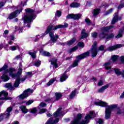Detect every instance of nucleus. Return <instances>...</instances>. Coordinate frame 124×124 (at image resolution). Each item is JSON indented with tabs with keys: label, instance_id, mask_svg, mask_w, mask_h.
I'll return each mask as SVG.
<instances>
[{
	"label": "nucleus",
	"instance_id": "b1692460",
	"mask_svg": "<svg viewBox=\"0 0 124 124\" xmlns=\"http://www.w3.org/2000/svg\"><path fill=\"white\" fill-rule=\"evenodd\" d=\"M4 87L5 88H7L8 89H9L10 90H13L14 88L12 87V84L10 83H7L6 84L4 85Z\"/></svg>",
	"mask_w": 124,
	"mask_h": 124
},
{
	"label": "nucleus",
	"instance_id": "c756f323",
	"mask_svg": "<svg viewBox=\"0 0 124 124\" xmlns=\"http://www.w3.org/2000/svg\"><path fill=\"white\" fill-rule=\"evenodd\" d=\"M76 41V39L75 38H73L72 39H71L70 41L67 42V44L68 45H72L74 42Z\"/></svg>",
	"mask_w": 124,
	"mask_h": 124
},
{
	"label": "nucleus",
	"instance_id": "680f3d73",
	"mask_svg": "<svg viewBox=\"0 0 124 124\" xmlns=\"http://www.w3.org/2000/svg\"><path fill=\"white\" fill-rule=\"evenodd\" d=\"M112 11H113V9H110L108 12V14H109V13H111V12H112Z\"/></svg>",
	"mask_w": 124,
	"mask_h": 124
},
{
	"label": "nucleus",
	"instance_id": "c03bdc74",
	"mask_svg": "<svg viewBox=\"0 0 124 124\" xmlns=\"http://www.w3.org/2000/svg\"><path fill=\"white\" fill-rule=\"evenodd\" d=\"M85 22L88 24L89 26L92 25V22H91V20L89 18H86L85 19Z\"/></svg>",
	"mask_w": 124,
	"mask_h": 124
},
{
	"label": "nucleus",
	"instance_id": "de8ad7c7",
	"mask_svg": "<svg viewBox=\"0 0 124 124\" xmlns=\"http://www.w3.org/2000/svg\"><path fill=\"white\" fill-rule=\"evenodd\" d=\"M15 60L16 61H19V60H22V56L21 55H17L16 57L15 58Z\"/></svg>",
	"mask_w": 124,
	"mask_h": 124
},
{
	"label": "nucleus",
	"instance_id": "0e129e2a",
	"mask_svg": "<svg viewBox=\"0 0 124 124\" xmlns=\"http://www.w3.org/2000/svg\"><path fill=\"white\" fill-rule=\"evenodd\" d=\"M46 116H47V117H51V114L48 113V114H46Z\"/></svg>",
	"mask_w": 124,
	"mask_h": 124
},
{
	"label": "nucleus",
	"instance_id": "49530a36",
	"mask_svg": "<svg viewBox=\"0 0 124 124\" xmlns=\"http://www.w3.org/2000/svg\"><path fill=\"white\" fill-rule=\"evenodd\" d=\"M92 36L93 38H96V36H97V33L94 32L92 33Z\"/></svg>",
	"mask_w": 124,
	"mask_h": 124
},
{
	"label": "nucleus",
	"instance_id": "603ef678",
	"mask_svg": "<svg viewBox=\"0 0 124 124\" xmlns=\"http://www.w3.org/2000/svg\"><path fill=\"white\" fill-rule=\"evenodd\" d=\"M27 75L29 76V77H31L33 74H32V73L31 72H28L27 73Z\"/></svg>",
	"mask_w": 124,
	"mask_h": 124
},
{
	"label": "nucleus",
	"instance_id": "c85d7f7f",
	"mask_svg": "<svg viewBox=\"0 0 124 124\" xmlns=\"http://www.w3.org/2000/svg\"><path fill=\"white\" fill-rule=\"evenodd\" d=\"M99 12H100V9H96L93 10V15L94 16H96V15H98V14H99Z\"/></svg>",
	"mask_w": 124,
	"mask_h": 124
},
{
	"label": "nucleus",
	"instance_id": "2f4dec72",
	"mask_svg": "<svg viewBox=\"0 0 124 124\" xmlns=\"http://www.w3.org/2000/svg\"><path fill=\"white\" fill-rule=\"evenodd\" d=\"M78 48V47H77V46H75V47H74L72 48H70L69 50V52L72 53L73 52H75V51H76Z\"/></svg>",
	"mask_w": 124,
	"mask_h": 124
},
{
	"label": "nucleus",
	"instance_id": "e2e57ef3",
	"mask_svg": "<svg viewBox=\"0 0 124 124\" xmlns=\"http://www.w3.org/2000/svg\"><path fill=\"white\" fill-rule=\"evenodd\" d=\"M18 113H19V110L18 109H16L15 110V113L16 114H18Z\"/></svg>",
	"mask_w": 124,
	"mask_h": 124
},
{
	"label": "nucleus",
	"instance_id": "a211bd4d",
	"mask_svg": "<svg viewBox=\"0 0 124 124\" xmlns=\"http://www.w3.org/2000/svg\"><path fill=\"white\" fill-rule=\"evenodd\" d=\"M114 71L117 75H122L123 77H124V71H122V72L120 71L119 69H115Z\"/></svg>",
	"mask_w": 124,
	"mask_h": 124
},
{
	"label": "nucleus",
	"instance_id": "774afa93",
	"mask_svg": "<svg viewBox=\"0 0 124 124\" xmlns=\"http://www.w3.org/2000/svg\"><path fill=\"white\" fill-rule=\"evenodd\" d=\"M121 110L119 109L118 111H117V114H121Z\"/></svg>",
	"mask_w": 124,
	"mask_h": 124
},
{
	"label": "nucleus",
	"instance_id": "7c9ffc66",
	"mask_svg": "<svg viewBox=\"0 0 124 124\" xmlns=\"http://www.w3.org/2000/svg\"><path fill=\"white\" fill-rule=\"evenodd\" d=\"M55 81H56V78H51L49 80V81L47 83V86H51V85H52L53 84Z\"/></svg>",
	"mask_w": 124,
	"mask_h": 124
},
{
	"label": "nucleus",
	"instance_id": "9d476101",
	"mask_svg": "<svg viewBox=\"0 0 124 124\" xmlns=\"http://www.w3.org/2000/svg\"><path fill=\"white\" fill-rule=\"evenodd\" d=\"M54 32H49V36L50 37V39L53 43H56V41L58 40V38H59V35L55 34L54 35Z\"/></svg>",
	"mask_w": 124,
	"mask_h": 124
},
{
	"label": "nucleus",
	"instance_id": "e433bc0d",
	"mask_svg": "<svg viewBox=\"0 0 124 124\" xmlns=\"http://www.w3.org/2000/svg\"><path fill=\"white\" fill-rule=\"evenodd\" d=\"M29 54L32 57V58H35L36 57V51H35L34 52H29Z\"/></svg>",
	"mask_w": 124,
	"mask_h": 124
},
{
	"label": "nucleus",
	"instance_id": "6e6552de",
	"mask_svg": "<svg viewBox=\"0 0 124 124\" xmlns=\"http://www.w3.org/2000/svg\"><path fill=\"white\" fill-rule=\"evenodd\" d=\"M33 93V90H31V89H28L25 90L22 94L19 96L20 99H23V98H27L29 95Z\"/></svg>",
	"mask_w": 124,
	"mask_h": 124
},
{
	"label": "nucleus",
	"instance_id": "09e8293b",
	"mask_svg": "<svg viewBox=\"0 0 124 124\" xmlns=\"http://www.w3.org/2000/svg\"><path fill=\"white\" fill-rule=\"evenodd\" d=\"M9 31L8 30L5 31L4 33H3V36L4 37H6L7 36V35L8 34Z\"/></svg>",
	"mask_w": 124,
	"mask_h": 124
},
{
	"label": "nucleus",
	"instance_id": "1a4fd4ad",
	"mask_svg": "<svg viewBox=\"0 0 124 124\" xmlns=\"http://www.w3.org/2000/svg\"><path fill=\"white\" fill-rule=\"evenodd\" d=\"M8 93L5 91L0 92V100H11V97H7Z\"/></svg>",
	"mask_w": 124,
	"mask_h": 124
},
{
	"label": "nucleus",
	"instance_id": "864d4df0",
	"mask_svg": "<svg viewBox=\"0 0 124 124\" xmlns=\"http://www.w3.org/2000/svg\"><path fill=\"white\" fill-rule=\"evenodd\" d=\"M98 123L99 124H103V120L101 119L98 120Z\"/></svg>",
	"mask_w": 124,
	"mask_h": 124
},
{
	"label": "nucleus",
	"instance_id": "f3484780",
	"mask_svg": "<svg viewBox=\"0 0 124 124\" xmlns=\"http://www.w3.org/2000/svg\"><path fill=\"white\" fill-rule=\"evenodd\" d=\"M68 78V76L67 75L65 74V72L62 75L61 78H60V81L61 82H64L66 79Z\"/></svg>",
	"mask_w": 124,
	"mask_h": 124
},
{
	"label": "nucleus",
	"instance_id": "f8f14e48",
	"mask_svg": "<svg viewBox=\"0 0 124 124\" xmlns=\"http://www.w3.org/2000/svg\"><path fill=\"white\" fill-rule=\"evenodd\" d=\"M21 12H22V9L20 10H18L16 12H13L9 16V19H13L14 18H15V17H17V16H18L19 14L21 13Z\"/></svg>",
	"mask_w": 124,
	"mask_h": 124
},
{
	"label": "nucleus",
	"instance_id": "423d86ee",
	"mask_svg": "<svg viewBox=\"0 0 124 124\" xmlns=\"http://www.w3.org/2000/svg\"><path fill=\"white\" fill-rule=\"evenodd\" d=\"M112 28H113L112 26L103 28L101 30L102 33L100 34V37L101 38H104V37H106V38H113V37L115 36L114 34H110L108 36L107 35H106L107 32L109 31H110V30H111Z\"/></svg>",
	"mask_w": 124,
	"mask_h": 124
},
{
	"label": "nucleus",
	"instance_id": "ea45409f",
	"mask_svg": "<svg viewBox=\"0 0 124 124\" xmlns=\"http://www.w3.org/2000/svg\"><path fill=\"white\" fill-rule=\"evenodd\" d=\"M41 64V62L39 60L36 61L34 63L35 66H39Z\"/></svg>",
	"mask_w": 124,
	"mask_h": 124
},
{
	"label": "nucleus",
	"instance_id": "2eb2a0df",
	"mask_svg": "<svg viewBox=\"0 0 124 124\" xmlns=\"http://www.w3.org/2000/svg\"><path fill=\"white\" fill-rule=\"evenodd\" d=\"M89 36V34L86 32V30L85 29H83L81 31V36L80 37V39H82L83 38H86V37H88Z\"/></svg>",
	"mask_w": 124,
	"mask_h": 124
},
{
	"label": "nucleus",
	"instance_id": "6ab92c4d",
	"mask_svg": "<svg viewBox=\"0 0 124 124\" xmlns=\"http://www.w3.org/2000/svg\"><path fill=\"white\" fill-rule=\"evenodd\" d=\"M57 59H53L51 61H50L51 64L53 65L54 67L57 68L58 67V63H57Z\"/></svg>",
	"mask_w": 124,
	"mask_h": 124
},
{
	"label": "nucleus",
	"instance_id": "393cba45",
	"mask_svg": "<svg viewBox=\"0 0 124 124\" xmlns=\"http://www.w3.org/2000/svg\"><path fill=\"white\" fill-rule=\"evenodd\" d=\"M124 28L123 30H121L119 31L118 34L116 36V38H120L123 36V33H124Z\"/></svg>",
	"mask_w": 124,
	"mask_h": 124
},
{
	"label": "nucleus",
	"instance_id": "3c124183",
	"mask_svg": "<svg viewBox=\"0 0 124 124\" xmlns=\"http://www.w3.org/2000/svg\"><path fill=\"white\" fill-rule=\"evenodd\" d=\"M103 85V81L102 80H100L98 82V86H102Z\"/></svg>",
	"mask_w": 124,
	"mask_h": 124
},
{
	"label": "nucleus",
	"instance_id": "338daca9",
	"mask_svg": "<svg viewBox=\"0 0 124 124\" xmlns=\"http://www.w3.org/2000/svg\"><path fill=\"white\" fill-rule=\"evenodd\" d=\"M12 43H13V42H12V41H10L9 42H8V44H10V45H11L12 44Z\"/></svg>",
	"mask_w": 124,
	"mask_h": 124
},
{
	"label": "nucleus",
	"instance_id": "7ed1b4c3",
	"mask_svg": "<svg viewBox=\"0 0 124 124\" xmlns=\"http://www.w3.org/2000/svg\"><path fill=\"white\" fill-rule=\"evenodd\" d=\"M94 117H95V113H94V111H91L89 112V114L86 115L85 121L81 122L82 114H78L77 118L72 122L71 124H87L89 123L90 120H91L92 118H94Z\"/></svg>",
	"mask_w": 124,
	"mask_h": 124
},
{
	"label": "nucleus",
	"instance_id": "f257e3e1",
	"mask_svg": "<svg viewBox=\"0 0 124 124\" xmlns=\"http://www.w3.org/2000/svg\"><path fill=\"white\" fill-rule=\"evenodd\" d=\"M7 65H4V66L2 68H0V72H1V71H3V70H5L4 74H3L1 77H0V82H1V81H3V82H7V81L9 80V77L7 75H6V73H7L8 72V73H9L10 76H11L12 78H15L16 77L17 78L14 84V86L15 88H17V87H18L20 84V78H18V77L19 76H20V75H21V74H22V68H19L17 73L16 74L14 73V72H15V70L14 68H10L8 70H7Z\"/></svg>",
	"mask_w": 124,
	"mask_h": 124
},
{
	"label": "nucleus",
	"instance_id": "0eeeda50",
	"mask_svg": "<svg viewBox=\"0 0 124 124\" xmlns=\"http://www.w3.org/2000/svg\"><path fill=\"white\" fill-rule=\"evenodd\" d=\"M90 55V52H86L81 55H79L77 56V60L74 62L73 64V67H75V66H77L78 65V63L81 60H83V59H85V58H87Z\"/></svg>",
	"mask_w": 124,
	"mask_h": 124
},
{
	"label": "nucleus",
	"instance_id": "c9c22d12",
	"mask_svg": "<svg viewBox=\"0 0 124 124\" xmlns=\"http://www.w3.org/2000/svg\"><path fill=\"white\" fill-rule=\"evenodd\" d=\"M118 58H119V57L117 55H113L111 57V60H112L113 62H116V61H117L118 60Z\"/></svg>",
	"mask_w": 124,
	"mask_h": 124
},
{
	"label": "nucleus",
	"instance_id": "dca6fc26",
	"mask_svg": "<svg viewBox=\"0 0 124 124\" xmlns=\"http://www.w3.org/2000/svg\"><path fill=\"white\" fill-rule=\"evenodd\" d=\"M121 17H118V13H116L114 15V16L112 19V21L111 22V24H115L116 22L117 21H119V20H121Z\"/></svg>",
	"mask_w": 124,
	"mask_h": 124
},
{
	"label": "nucleus",
	"instance_id": "473e14b6",
	"mask_svg": "<svg viewBox=\"0 0 124 124\" xmlns=\"http://www.w3.org/2000/svg\"><path fill=\"white\" fill-rule=\"evenodd\" d=\"M46 104L44 102H41L39 105V108H43V107H46Z\"/></svg>",
	"mask_w": 124,
	"mask_h": 124
},
{
	"label": "nucleus",
	"instance_id": "9b49d317",
	"mask_svg": "<svg viewBox=\"0 0 124 124\" xmlns=\"http://www.w3.org/2000/svg\"><path fill=\"white\" fill-rule=\"evenodd\" d=\"M96 42H94L93 45V47L92 49V57L94 58L97 55V49L96 48Z\"/></svg>",
	"mask_w": 124,
	"mask_h": 124
},
{
	"label": "nucleus",
	"instance_id": "5701e85b",
	"mask_svg": "<svg viewBox=\"0 0 124 124\" xmlns=\"http://www.w3.org/2000/svg\"><path fill=\"white\" fill-rule=\"evenodd\" d=\"M55 97H56V100H60L62 98V93H56L55 94Z\"/></svg>",
	"mask_w": 124,
	"mask_h": 124
},
{
	"label": "nucleus",
	"instance_id": "f704fd0d",
	"mask_svg": "<svg viewBox=\"0 0 124 124\" xmlns=\"http://www.w3.org/2000/svg\"><path fill=\"white\" fill-rule=\"evenodd\" d=\"M45 102L46 103H50V102H54V101H53V98H47L46 100H45Z\"/></svg>",
	"mask_w": 124,
	"mask_h": 124
},
{
	"label": "nucleus",
	"instance_id": "4c0bfd02",
	"mask_svg": "<svg viewBox=\"0 0 124 124\" xmlns=\"http://www.w3.org/2000/svg\"><path fill=\"white\" fill-rule=\"evenodd\" d=\"M18 46H11L10 47V49H11V51H15V50H16L17 48H18Z\"/></svg>",
	"mask_w": 124,
	"mask_h": 124
},
{
	"label": "nucleus",
	"instance_id": "a18cd8bd",
	"mask_svg": "<svg viewBox=\"0 0 124 124\" xmlns=\"http://www.w3.org/2000/svg\"><path fill=\"white\" fill-rule=\"evenodd\" d=\"M45 112H47V110L45 108H42L40 109L39 114H43V113H45Z\"/></svg>",
	"mask_w": 124,
	"mask_h": 124
},
{
	"label": "nucleus",
	"instance_id": "13d9d810",
	"mask_svg": "<svg viewBox=\"0 0 124 124\" xmlns=\"http://www.w3.org/2000/svg\"><path fill=\"white\" fill-rule=\"evenodd\" d=\"M120 60L122 62H124V56H122L120 58Z\"/></svg>",
	"mask_w": 124,
	"mask_h": 124
},
{
	"label": "nucleus",
	"instance_id": "ddd939ff",
	"mask_svg": "<svg viewBox=\"0 0 124 124\" xmlns=\"http://www.w3.org/2000/svg\"><path fill=\"white\" fill-rule=\"evenodd\" d=\"M122 46L123 45L121 44H118L114 46H109L108 48V50L109 51H114V50H116V49H118V48H121Z\"/></svg>",
	"mask_w": 124,
	"mask_h": 124
},
{
	"label": "nucleus",
	"instance_id": "4468645a",
	"mask_svg": "<svg viewBox=\"0 0 124 124\" xmlns=\"http://www.w3.org/2000/svg\"><path fill=\"white\" fill-rule=\"evenodd\" d=\"M62 110V108H59L56 112L54 113V117H61V116H63L62 112L61 111Z\"/></svg>",
	"mask_w": 124,
	"mask_h": 124
},
{
	"label": "nucleus",
	"instance_id": "f03ea898",
	"mask_svg": "<svg viewBox=\"0 0 124 124\" xmlns=\"http://www.w3.org/2000/svg\"><path fill=\"white\" fill-rule=\"evenodd\" d=\"M94 104L98 106H102V107H106L105 110V119L107 120L110 119L111 114H112V110L116 109V108L118 107L117 104H112L108 106V103L101 101L95 102Z\"/></svg>",
	"mask_w": 124,
	"mask_h": 124
},
{
	"label": "nucleus",
	"instance_id": "052dcab7",
	"mask_svg": "<svg viewBox=\"0 0 124 124\" xmlns=\"http://www.w3.org/2000/svg\"><path fill=\"white\" fill-rule=\"evenodd\" d=\"M13 124H19V122L15 121V122H13Z\"/></svg>",
	"mask_w": 124,
	"mask_h": 124
},
{
	"label": "nucleus",
	"instance_id": "bf43d9fd",
	"mask_svg": "<svg viewBox=\"0 0 124 124\" xmlns=\"http://www.w3.org/2000/svg\"><path fill=\"white\" fill-rule=\"evenodd\" d=\"M26 79H27V77H25V78H22L20 79V81H21L22 82H24V81H25V80H26Z\"/></svg>",
	"mask_w": 124,
	"mask_h": 124
},
{
	"label": "nucleus",
	"instance_id": "a19ab883",
	"mask_svg": "<svg viewBox=\"0 0 124 124\" xmlns=\"http://www.w3.org/2000/svg\"><path fill=\"white\" fill-rule=\"evenodd\" d=\"M55 16L56 17H61V16H62V12L60 11L56 12Z\"/></svg>",
	"mask_w": 124,
	"mask_h": 124
},
{
	"label": "nucleus",
	"instance_id": "39448f33",
	"mask_svg": "<svg viewBox=\"0 0 124 124\" xmlns=\"http://www.w3.org/2000/svg\"><path fill=\"white\" fill-rule=\"evenodd\" d=\"M68 27V24L66 23H64V25H58L57 26H54L50 25L47 28V29L45 33L43 34L42 36H40L41 38H43V36H45L46 34H48L51 31H56L58 30V29H62L63 28H67Z\"/></svg>",
	"mask_w": 124,
	"mask_h": 124
},
{
	"label": "nucleus",
	"instance_id": "4d7b16f0",
	"mask_svg": "<svg viewBox=\"0 0 124 124\" xmlns=\"http://www.w3.org/2000/svg\"><path fill=\"white\" fill-rule=\"evenodd\" d=\"M104 48H105V46H101L100 47H99V50H103V49H104Z\"/></svg>",
	"mask_w": 124,
	"mask_h": 124
},
{
	"label": "nucleus",
	"instance_id": "a878e982",
	"mask_svg": "<svg viewBox=\"0 0 124 124\" xmlns=\"http://www.w3.org/2000/svg\"><path fill=\"white\" fill-rule=\"evenodd\" d=\"M70 6L73 8L79 7L80 4L79 3L73 2L70 4Z\"/></svg>",
	"mask_w": 124,
	"mask_h": 124
},
{
	"label": "nucleus",
	"instance_id": "bb28decb",
	"mask_svg": "<svg viewBox=\"0 0 124 124\" xmlns=\"http://www.w3.org/2000/svg\"><path fill=\"white\" fill-rule=\"evenodd\" d=\"M82 17V15L80 14H74V20H79Z\"/></svg>",
	"mask_w": 124,
	"mask_h": 124
},
{
	"label": "nucleus",
	"instance_id": "412c9836",
	"mask_svg": "<svg viewBox=\"0 0 124 124\" xmlns=\"http://www.w3.org/2000/svg\"><path fill=\"white\" fill-rule=\"evenodd\" d=\"M111 65H112V62H108L104 64V66L107 70L111 69Z\"/></svg>",
	"mask_w": 124,
	"mask_h": 124
},
{
	"label": "nucleus",
	"instance_id": "aec40b11",
	"mask_svg": "<svg viewBox=\"0 0 124 124\" xmlns=\"http://www.w3.org/2000/svg\"><path fill=\"white\" fill-rule=\"evenodd\" d=\"M108 87H109V85H106L102 87L98 90V93H103V92H104L106 89H108Z\"/></svg>",
	"mask_w": 124,
	"mask_h": 124
},
{
	"label": "nucleus",
	"instance_id": "cd10ccee",
	"mask_svg": "<svg viewBox=\"0 0 124 124\" xmlns=\"http://www.w3.org/2000/svg\"><path fill=\"white\" fill-rule=\"evenodd\" d=\"M41 54H42V56H45L46 57H49V56H51L50 53L47 51H40Z\"/></svg>",
	"mask_w": 124,
	"mask_h": 124
},
{
	"label": "nucleus",
	"instance_id": "37998d69",
	"mask_svg": "<svg viewBox=\"0 0 124 124\" xmlns=\"http://www.w3.org/2000/svg\"><path fill=\"white\" fill-rule=\"evenodd\" d=\"M25 102H26V105H31V103H33V100H30L28 101H25Z\"/></svg>",
	"mask_w": 124,
	"mask_h": 124
},
{
	"label": "nucleus",
	"instance_id": "6e6d98bb",
	"mask_svg": "<svg viewBox=\"0 0 124 124\" xmlns=\"http://www.w3.org/2000/svg\"><path fill=\"white\" fill-rule=\"evenodd\" d=\"M5 4V3L3 2H0V8H1V7H2V6H4Z\"/></svg>",
	"mask_w": 124,
	"mask_h": 124
},
{
	"label": "nucleus",
	"instance_id": "8fccbe9b",
	"mask_svg": "<svg viewBox=\"0 0 124 124\" xmlns=\"http://www.w3.org/2000/svg\"><path fill=\"white\" fill-rule=\"evenodd\" d=\"M78 46H79V47H84V46H85V45L83 42H79L78 44Z\"/></svg>",
	"mask_w": 124,
	"mask_h": 124
},
{
	"label": "nucleus",
	"instance_id": "79ce46f5",
	"mask_svg": "<svg viewBox=\"0 0 124 124\" xmlns=\"http://www.w3.org/2000/svg\"><path fill=\"white\" fill-rule=\"evenodd\" d=\"M37 109H36V108H34L31 109V113H32L33 114H36V112Z\"/></svg>",
	"mask_w": 124,
	"mask_h": 124
},
{
	"label": "nucleus",
	"instance_id": "5fc2aeb1",
	"mask_svg": "<svg viewBox=\"0 0 124 124\" xmlns=\"http://www.w3.org/2000/svg\"><path fill=\"white\" fill-rule=\"evenodd\" d=\"M123 7H124V3L123 4H120L118 7V9H121V8H123Z\"/></svg>",
	"mask_w": 124,
	"mask_h": 124
},
{
	"label": "nucleus",
	"instance_id": "4be33fe9",
	"mask_svg": "<svg viewBox=\"0 0 124 124\" xmlns=\"http://www.w3.org/2000/svg\"><path fill=\"white\" fill-rule=\"evenodd\" d=\"M20 109L21 110L22 112L23 113H27V112H28V109H27V108L26 107V106H21L19 107Z\"/></svg>",
	"mask_w": 124,
	"mask_h": 124
},
{
	"label": "nucleus",
	"instance_id": "69168bd1",
	"mask_svg": "<svg viewBox=\"0 0 124 124\" xmlns=\"http://www.w3.org/2000/svg\"><path fill=\"white\" fill-rule=\"evenodd\" d=\"M14 38H15L14 36H11V39L12 40H14Z\"/></svg>",
	"mask_w": 124,
	"mask_h": 124
},
{
	"label": "nucleus",
	"instance_id": "20e7f679",
	"mask_svg": "<svg viewBox=\"0 0 124 124\" xmlns=\"http://www.w3.org/2000/svg\"><path fill=\"white\" fill-rule=\"evenodd\" d=\"M25 11L27 13V15L24 16L23 20L24 21V24H27V27L31 28V22H32L36 16L34 15V11L31 9H26Z\"/></svg>",
	"mask_w": 124,
	"mask_h": 124
},
{
	"label": "nucleus",
	"instance_id": "58836bf2",
	"mask_svg": "<svg viewBox=\"0 0 124 124\" xmlns=\"http://www.w3.org/2000/svg\"><path fill=\"white\" fill-rule=\"evenodd\" d=\"M74 14H69L68 16H66L67 19H74Z\"/></svg>",
	"mask_w": 124,
	"mask_h": 124
},
{
	"label": "nucleus",
	"instance_id": "72a5a7b5",
	"mask_svg": "<svg viewBox=\"0 0 124 124\" xmlns=\"http://www.w3.org/2000/svg\"><path fill=\"white\" fill-rule=\"evenodd\" d=\"M76 94V90H75L74 91H73L71 94L70 95V98H73L75 96Z\"/></svg>",
	"mask_w": 124,
	"mask_h": 124
}]
</instances>
